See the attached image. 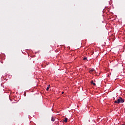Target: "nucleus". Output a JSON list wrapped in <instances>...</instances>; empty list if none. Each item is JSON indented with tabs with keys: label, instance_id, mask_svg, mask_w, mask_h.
<instances>
[{
	"label": "nucleus",
	"instance_id": "obj_6",
	"mask_svg": "<svg viewBox=\"0 0 125 125\" xmlns=\"http://www.w3.org/2000/svg\"><path fill=\"white\" fill-rule=\"evenodd\" d=\"M94 71V69H91V70L89 71V73H92Z\"/></svg>",
	"mask_w": 125,
	"mask_h": 125
},
{
	"label": "nucleus",
	"instance_id": "obj_2",
	"mask_svg": "<svg viewBox=\"0 0 125 125\" xmlns=\"http://www.w3.org/2000/svg\"><path fill=\"white\" fill-rule=\"evenodd\" d=\"M67 121H68V118L66 117L64 118V120H63V122H64V123H67Z\"/></svg>",
	"mask_w": 125,
	"mask_h": 125
},
{
	"label": "nucleus",
	"instance_id": "obj_9",
	"mask_svg": "<svg viewBox=\"0 0 125 125\" xmlns=\"http://www.w3.org/2000/svg\"><path fill=\"white\" fill-rule=\"evenodd\" d=\"M122 125H125V124H122Z\"/></svg>",
	"mask_w": 125,
	"mask_h": 125
},
{
	"label": "nucleus",
	"instance_id": "obj_7",
	"mask_svg": "<svg viewBox=\"0 0 125 125\" xmlns=\"http://www.w3.org/2000/svg\"><path fill=\"white\" fill-rule=\"evenodd\" d=\"M87 59V58H84L83 59V60H86Z\"/></svg>",
	"mask_w": 125,
	"mask_h": 125
},
{
	"label": "nucleus",
	"instance_id": "obj_4",
	"mask_svg": "<svg viewBox=\"0 0 125 125\" xmlns=\"http://www.w3.org/2000/svg\"><path fill=\"white\" fill-rule=\"evenodd\" d=\"M91 83L92 84H93V85H96V84H95V83H93V81H91Z\"/></svg>",
	"mask_w": 125,
	"mask_h": 125
},
{
	"label": "nucleus",
	"instance_id": "obj_1",
	"mask_svg": "<svg viewBox=\"0 0 125 125\" xmlns=\"http://www.w3.org/2000/svg\"><path fill=\"white\" fill-rule=\"evenodd\" d=\"M124 102H125V99L121 97H119L117 100L114 101V103H117L118 104H120V103H124Z\"/></svg>",
	"mask_w": 125,
	"mask_h": 125
},
{
	"label": "nucleus",
	"instance_id": "obj_5",
	"mask_svg": "<svg viewBox=\"0 0 125 125\" xmlns=\"http://www.w3.org/2000/svg\"><path fill=\"white\" fill-rule=\"evenodd\" d=\"M51 121L52 122H54V121H55V118L54 117H52Z\"/></svg>",
	"mask_w": 125,
	"mask_h": 125
},
{
	"label": "nucleus",
	"instance_id": "obj_8",
	"mask_svg": "<svg viewBox=\"0 0 125 125\" xmlns=\"http://www.w3.org/2000/svg\"><path fill=\"white\" fill-rule=\"evenodd\" d=\"M64 93V92H62V94H63Z\"/></svg>",
	"mask_w": 125,
	"mask_h": 125
},
{
	"label": "nucleus",
	"instance_id": "obj_3",
	"mask_svg": "<svg viewBox=\"0 0 125 125\" xmlns=\"http://www.w3.org/2000/svg\"><path fill=\"white\" fill-rule=\"evenodd\" d=\"M50 85L49 84V85H48L47 87L46 88V90H47V91H48V90H49V88H50Z\"/></svg>",
	"mask_w": 125,
	"mask_h": 125
}]
</instances>
